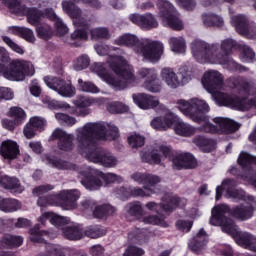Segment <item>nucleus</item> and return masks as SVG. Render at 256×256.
Listing matches in <instances>:
<instances>
[{
  "label": "nucleus",
  "instance_id": "e433bc0d",
  "mask_svg": "<svg viewBox=\"0 0 256 256\" xmlns=\"http://www.w3.org/2000/svg\"><path fill=\"white\" fill-rule=\"evenodd\" d=\"M146 91H149L150 93H159L161 91V81H159V76L156 73V78L151 77L148 78L142 85Z\"/></svg>",
  "mask_w": 256,
  "mask_h": 256
},
{
  "label": "nucleus",
  "instance_id": "a18cd8bd",
  "mask_svg": "<svg viewBox=\"0 0 256 256\" xmlns=\"http://www.w3.org/2000/svg\"><path fill=\"white\" fill-rule=\"evenodd\" d=\"M112 213H115V208L111 205L98 206L93 211L94 217H97L98 219L105 217V215H111Z\"/></svg>",
  "mask_w": 256,
  "mask_h": 256
},
{
  "label": "nucleus",
  "instance_id": "603ef678",
  "mask_svg": "<svg viewBox=\"0 0 256 256\" xmlns=\"http://www.w3.org/2000/svg\"><path fill=\"white\" fill-rule=\"evenodd\" d=\"M55 118H56V121H58V123H60L61 125H68L69 127L77 123V120L74 117H71L63 113H56Z\"/></svg>",
  "mask_w": 256,
  "mask_h": 256
},
{
  "label": "nucleus",
  "instance_id": "f03ea898",
  "mask_svg": "<svg viewBox=\"0 0 256 256\" xmlns=\"http://www.w3.org/2000/svg\"><path fill=\"white\" fill-rule=\"evenodd\" d=\"M202 85L212 95L217 105L230 107L236 111L256 109V87L247 82H240L236 85V90L240 96L252 95L253 98L249 99L223 93V74L217 70L206 71L202 77Z\"/></svg>",
  "mask_w": 256,
  "mask_h": 256
},
{
  "label": "nucleus",
  "instance_id": "09e8293b",
  "mask_svg": "<svg viewBox=\"0 0 256 256\" xmlns=\"http://www.w3.org/2000/svg\"><path fill=\"white\" fill-rule=\"evenodd\" d=\"M73 103L80 109H87L93 106V98L89 96H78Z\"/></svg>",
  "mask_w": 256,
  "mask_h": 256
},
{
  "label": "nucleus",
  "instance_id": "5701e85b",
  "mask_svg": "<svg viewBox=\"0 0 256 256\" xmlns=\"http://www.w3.org/2000/svg\"><path fill=\"white\" fill-rule=\"evenodd\" d=\"M49 220L51 225H54L58 229H65V225L71 223V218L55 214L53 212H43L38 218V223L45 225L46 221Z\"/></svg>",
  "mask_w": 256,
  "mask_h": 256
},
{
  "label": "nucleus",
  "instance_id": "a19ab883",
  "mask_svg": "<svg viewBox=\"0 0 256 256\" xmlns=\"http://www.w3.org/2000/svg\"><path fill=\"white\" fill-rule=\"evenodd\" d=\"M9 117L14 119V123L19 125L22 121L27 119V114H25V110L19 107H12L8 112Z\"/></svg>",
  "mask_w": 256,
  "mask_h": 256
},
{
  "label": "nucleus",
  "instance_id": "6e6d98bb",
  "mask_svg": "<svg viewBox=\"0 0 256 256\" xmlns=\"http://www.w3.org/2000/svg\"><path fill=\"white\" fill-rule=\"evenodd\" d=\"M29 123L35 131H45V127H47V121L37 116L30 118Z\"/></svg>",
  "mask_w": 256,
  "mask_h": 256
},
{
  "label": "nucleus",
  "instance_id": "dca6fc26",
  "mask_svg": "<svg viewBox=\"0 0 256 256\" xmlns=\"http://www.w3.org/2000/svg\"><path fill=\"white\" fill-rule=\"evenodd\" d=\"M231 23L237 33L247 37V39H256V24L249 22L243 15H235L231 18Z\"/></svg>",
  "mask_w": 256,
  "mask_h": 256
},
{
  "label": "nucleus",
  "instance_id": "8fccbe9b",
  "mask_svg": "<svg viewBox=\"0 0 256 256\" xmlns=\"http://www.w3.org/2000/svg\"><path fill=\"white\" fill-rule=\"evenodd\" d=\"M107 110L109 113H126L129 107L121 102H110L107 104Z\"/></svg>",
  "mask_w": 256,
  "mask_h": 256
},
{
  "label": "nucleus",
  "instance_id": "b1692460",
  "mask_svg": "<svg viewBox=\"0 0 256 256\" xmlns=\"http://www.w3.org/2000/svg\"><path fill=\"white\" fill-rule=\"evenodd\" d=\"M158 192L159 188H157V186L146 185L144 186V188H121L118 191V195H121V197H131V195L133 197H150V195H153Z\"/></svg>",
  "mask_w": 256,
  "mask_h": 256
},
{
  "label": "nucleus",
  "instance_id": "0eeeda50",
  "mask_svg": "<svg viewBox=\"0 0 256 256\" xmlns=\"http://www.w3.org/2000/svg\"><path fill=\"white\" fill-rule=\"evenodd\" d=\"M114 43L115 45L131 47L139 57H143L144 61H149L150 63H157V61L161 59L165 49L161 42L151 39H143L140 41L134 34H123L116 38Z\"/></svg>",
  "mask_w": 256,
  "mask_h": 256
},
{
  "label": "nucleus",
  "instance_id": "f3484780",
  "mask_svg": "<svg viewBox=\"0 0 256 256\" xmlns=\"http://www.w3.org/2000/svg\"><path fill=\"white\" fill-rule=\"evenodd\" d=\"M234 187L235 181L231 179L224 180L221 186L216 187V201L221 199L223 191H226L225 197L228 199H234L235 201H239L241 199L245 200V192L243 190H234Z\"/></svg>",
  "mask_w": 256,
  "mask_h": 256
},
{
  "label": "nucleus",
  "instance_id": "20e7f679",
  "mask_svg": "<svg viewBox=\"0 0 256 256\" xmlns=\"http://www.w3.org/2000/svg\"><path fill=\"white\" fill-rule=\"evenodd\" d=\"M91 69L104 83L117 91L140 83L133 73V67L121 56L110 57L107 63H94Z\"/></svg>",
  "mask_w": 256,
  "mask_h": 256
},
{
  "label": "nucleus",
  "instance_id": "cd10ccee",
  "mask_svg": "<svg viewBox=\"0 0 256 256\" xmlns=\"http://www.w3.org/2000/svg\"><path fill=\"white\" fill-rule=\"evenodd\" d=\"M0 187L4 189H9L12 193H23L25 188L19 182L16 177H9L0 172Z\"/></svg>",
  "mask_w": 256,
  "mask_h": 256
},
{
  "label": "nucleus",
  "instance_id": "c03bdc74",
  "mask_svg": "<svg viewBox=\"0 0 256 256\" xmlns=\"http://www.w3.org/2000/svg\"><path fill=\"white\" fill-rule=\"evenodd\" d=\"M128 143L133 149H137V147H143V145H145V137L139 133H132L128 137Z\"/></svg>",
  "mask_w": 256,
  "mask_h": 256
},
{
  "label": "nucleus",
  "instance_id": "9b49d317",
  "mask_svg": "<svg viewBox=\"0 0 256 256\" xmlns=\"http://www.w3.org/2000/svg\"><path fill=\"white\" fill-rule=\"evenodd\" d=\"M79 173L83 187L89 191H97V189L102 187V181L107 184L121 183L123 181V178L113 173L103 174V172L89 167L81 168Z\"/></svg>",
  "mask_w": 256,
  "mask_h": 256
},
{
  "label": "nucleus",
  "instance_id": "9d476101",
  "mask_svg": "<svg viewBox=\"0 0 256 256\" xmlns=\"http://www.w3.org/2000/svg\"><path fill=\"white\" fill-rule=\"evenodd\" d=\"M173 126L176 135H180V137H191V135L197 133V128L183 122L173 112H168L164 117H156L151 121V127L156 129V131H167V129Z\"/></svg>",
  "mask_w": 256,
  "mask_h": 256
},
{
  "label": "nucleus",
  "instance_id": "4d7b16f0",
  "mask_svg": "<svg viewBox=\"0 0 256 256\" xmlns=\"http://www.w3.org/2000/svg\"><path fill=\"white\" fill-rule=\"evenodd\" d=\"M176 227L178 231H182V233H189L191 231V227H193V220L182 219L176 222Z\"/></svg>",
  "mask_w": 256,
  "mask_h": 256
},
{
  "label": "nucleus",
  "instance_id": "f704fd0d",
  "mask_svg": "<svg viewBox=\"0 0 256 256\" xmlns=\"http://www.w3.org/2000/svg\"><path fill=\"white\" fill-rule=\"evenodd\" d=\"M168 43L173 53H177L178 55H183V53L187 51V43L185 42V38L181 36L171 37Z\"/></svg>",
  "mask_w": 256,
  "mask_h": 256
},
{
  "label": "nucleus",
  "instance_id": "79ce46f5",
  "mask_svg": "<svg viewBox=\"0 0 256 256\" xmlns=\"http://www.w3.org/2000/svg\"><path fill=\"white\" fill-rule=\"evenodd\" d=\"M239 48L241 51L240 59L243 63H251L255 59V52L249 46L240 44Z\"/></svg>",
  "mask_w": 256,
  "mask_h": 256
},
{
  "label": "nucleus",
  "instance_id": "7c9ffc66",
  "mask_svg": "<svg viewBox=\"0 0 256 256\" xmlns=\"http://www.w3.org/2000/svg\"><path fill=\"white\" fill-rule=\"evenodd\" d=\"M253 204L244 203L232 210V215L240 221H247L253 217Z\"/></svg>",
  "mask_w": 256,
  "mask_h": 256
},
{
  "label": "nucleus",
  "instance_id": "49530a36",
  "mask_svg": "<svg viewBox=\"0 0 256 256\" xmlns=\"http://www.w3.org/2000/svg\"><path fill=\"white\" fill-rule=\"evenodd\" d=\"M78 89L84 93H99V87L91 82H85L83 79H78Z\"/></svg>",
  "mask_w": 256,
  "mask_h": 256
},
{
  "label": "nucleus",
  "instance_id": "6ab92c4d",
  "mask_svg": "<svg viewBox=\"0 0 256 256\" xmlns=\"http://www.w3.org/2000/svg\"><path fill=\"white\" fill-rule=\"evenodd\" d=\"M133 101L140 109L144 110L156 109V107L161 111L166 109L165 105L160 104L159 98L145 93L133 95Z\"/></svg>",
  "mask_w": 256,
  "mask_h": 256
},
{
  "label": "nucleus",
  "instance_id": "680f3d73",
  "mask_svg": "<svg viewBox=\"0 0 256 256\" xmlns=\"http://www.w3.org/2000/svg\"><path fill=\"white\" fill-rule=\"evenodd\" d=\"M4 243L8 245V247H20L23 244V238L20 236H7L4 239Z\"/></svg>",
  "mask_w": 256,
  "mask_h": 256
},
{
  "label": "nucleus",
  "instance_id": "13d9d810",
  "mask_svg": "<svg viewBox=\"0 0 256 256\" xmlns=\"http://www.w3.org/2000/svg\"><path fill=\"white\" fill-rule=\"evenodd\" d=\"M44 103L47 104V107L49 109H71V106L67 103L64 102H58L56 100H52L51 98H46L44 100Z\"/></svg>",
  "mask_w": 256,
  "mask_h": 256
},
{
  "label": "nucleus",
  "instance_id": "0e129e2a",
  "mask_svg": "<svg viewBox=\"0 0 256 256\" xmlns=\"http://www.w3.org/2000/svg\"><path fill=\"white\" fill-rule=\"evenodd\" d=\"M20 37L28 41V43H35V34L29 28L24 27Z\"/></svg>",
  "mask_w": 256,
  "mask_h": 256
},
{
  "label": "nucleus",
  "instance_id": "e2e57ef3",
  "mask_svg": "<svg viewBox=\"0 0 256 256\" xmlns=\"http://www.w3.org/2000/svg\"><path fill=\"white\" fill-rule=\"evenodd\" d=\"M57 199H59V196H50L49 198H39L38 199V205L40 207H47V205H57Z\"/></svg>",
  "mask_w": 256,
  "mask_h": 256
},
{
  "label": "nucleus",
  "instance_id": "72a5a7b5",
  "mask_svg": "<svg viewBox=\"0 0 256 256\" xmlns=\"http://www.w3.org/2000/svg\"><path fill=\"white\" fill-rule=\"evenodd\" d=\"M46 17L48 19H51L55 23V28L58 33V35L63 36L66 33H69V28H67V25L63 23V20L58 18L57 14L53 11L51 8L46 9Z\"/></svg>",
  "mask_w": 256,
  "mask_h": 256
},
{
  "label": "nucleus",
  "instance_id": "de8ad7c7",
  "mask_svg": "<svg viewBox=\"0 0 256 256\" xmlns=\"http://www.w3.org/2000/svg\"><path fill=\"white\" fill-rule=\"evenodd\" d=\"M92 39H109L111 34H109V29L106 27H98L90 30Z\"/></svg>",
  "mask_w": 256,
  "mask_h": 256
},
{
  "label": "nucleus",
  "instance_id": "c85d7f7f",
  "mask_svg": "<svg viewBox=\"0 0 256 256\" xmlns=\"http://www.w3.org/2000/svg\"><path fill=\"white\" fill-rule=\"evenodd\" d=\"M131 179L139 185H144V187L147 185L148 187H157V183H161V179L158 176L140 172L132 174Z\"/></svg>",
  "mask_w": 256,
  "mask_h": 256
},
{
  "label": "nucleus",
  "instance_id": "69168bd1",
  "mask_svg": "<svg viewBox=\"0 0 256 256\" xmlns=\"http://www.w3.org/2000/svg\"><path fill=\"white\" fill-rule=\"evenodd\" d=\"M35 128H33V126L31 125L30 122H28L23 130L24 136L26 137V139H33V137H35Z\"/></svg>",
  "mask_w": 256,
  "mask_h": 256
},
{
  "label": "nucleus",
  "instance_id": "052dcab7",
  "mask_svg": "<svg viewBox=\"0 0 256 256\" xmlns=\"http://www.w3.org/2000/svg\"><path fill=\"white\" fill-rule=\"evenodd\" d=\"M137 75L141 79H145L146 77H148V79H150L151 77L157 79V71H155V69L153 68H140L137 72Z\"/></svg>",
  "mask_w": 256,
  "mask_h": 256
},
{
  "label": "nucleus",
  "instance_id": "473e14b6",
  "mask_svg": "<svg viewBox=\"0 0 256 256\" xmlns=\"http://www.w3.org/2000/svg\"><path fill=\"white\" fill-rule=\"evenodd\" d=\"M19 209H21V202L19 200L0 196V211L4 213H15Z\"/></svg>",
  "mask_w": 256,
  "mask_h": 256
},
{
  "label": "nucleus",
  "instance_id": "a211bd4d",
  "mask_svg": "<svg viewBox=\"0 0 256 256\" xmlns=\"http://www.w3.org/2000/svg\"><path fill=\"white\" fill-rule=\"evenodd\" d=\"M129 19L134 25H138L144 31H151V29H157L159 27V21L155 18V15L151 13L146 14H130Z\"/></svg>",
  "mask_w": 256,
  "mask_h": 256
},
{
  "label": "nucleus",
  "instance_id": "5fc2aeb1",
  "mask_svg": "<svg viewBox=\"0 0 256 256\" xmlns=\"http://www.w3.org/2000/svg\"><path fill=\"white\" fill-rule=\"evenodd\" d=\"M89 56L81 55L74 61V69L75 71H83V69H87L89 67Z\"/></svg>",
  "mask_w": 256,
  "mask_h": 256
},
{
  "label": "nucleus",
  "instance_id": "c756f323",
  "mask_svg": "<svg viewBox=\"0 0 256 256\" xmlns=\"http://www.w3.org/2000/svg\"><path fill=\"white\" fill-rule=\"evenodd\" d=\"M205 245H207V233H205V230L200 229L196 236L189 242L188 247L194 253H201Z\"/></svg>",
  "mask_w": 256,
  "mask_h": 256
},
{
  "label": "nucleus",
  "instance_id": "6e6552de",
  "mask_svg": "<svg viewBox=\"0 0 256 256\" xmlns=\"http://www.w3.org/2000/svg\"><path fill=\"white\" fill-rule=\"evenodd\" d=\"M0 74L8 81H25V77L35 75V67L25 60H12L9 52L0 46Z\"/></svg>",
  "mask_w": 256,
  "mask_h": 256
},
{
  "label": "nucleus",
  "instance_id": "c9c22d12",
  "mask_svg": "<svg viewBox=\"0 0 256 256\" xmlns=\"http://www.w3.org/2000/svg\"><path fill=\"white\" fill-rule=\"evenodd\" d=\"M194 143L199 147L204 153H209L215 149L217 143L213 139L205 138L203 136H197L194 138Z\"/></svg>",
  "mask_w": 256,
  "mask_h": 256
},
{
  "label": "nucleus",
  "instance_id": "58836bf2",
  "mask_svg": "<svg viewBox=\"0 0 256 256\" xmlns=\"http://www.w3.org/2000/svg\"><path fill=\"white\" fill-rule=\"evenodd\" d=\"M1 3H4L6 7H9V9L13 10L14 13H22L25 15L28 9L31 8H26L25 5L21 2V0H0Z\"/></svg>",
  "mask_w": 256,
  "mask_h": 256
},
{
  "label": "nucleus",
  "instance_id": "2eb2a0df",
  "mask_svg": "<svg viewBox=\"0 0 256 256\" xmlns=\"http://www.w3.org/2000/svg\"><path fill=\"white\" fill-rule=\"evenodd\" d=\"M44 83L49 89H52L53 91H56L58 95H61V97H75L76 89L69 80L65 81L53 76H45Z\"/></svg>",
  "mask_w": 256,
  "mask_h": 256
},
{
  "label": "nucleus",
  "instance_id": "3c124183",
  "mask_svg": "<svg viewBox=\"0 0 256 256\" xmlns=\"http://www.w3.org/2000/svg\"><path fill=\"white\" fill-rule=\"evenodd\" d=\"M84 235L90 237V239H97L105 235V230L99 226H91L84 232Z\"/></svg>",
  "mask_w": 256,
  "mask_h": 256
},
{
  "label": "nucleus",
  "instance_id": "393cba45",
  "mask_svg": "<svg viewBox=\"0 0 256 256\" xmlns=\"http://www.w3.org/2000/svg\"><path fill=\"white\" fill-rule=\"evenodd\" d=\"M50 139H58V147L60 151H71L73 149V135L66 134L65 131L56 128L50 137Z\"/></svg>",
  "mask_w": 256,
  "mask_h": 256
},
{
  "label": "nucleus",
  "instance_id": "1a4fd4ad",
  "mask_svg": "<svg viewBox=\"0 0 256 256\" xmlns=\"http://www.w3.org/2000/svg\"><path fill=\"white\" fill-rule=\"evenodd\" d=\"M79 0H63L62 9L73 20L75 27L74 32L71 34L72 41H87L89 35L87 34L88 24L87 17L81 9L75 5Z\"/></svg>",
  "mask_w": 256,
  "mask_h": 256
},
{
  "label": "nucleus",
  "instance_id": "ddd939ff",
  "mask_svg": "<svg viewBox=\"0 0 256 256\" xmlns=\"http://www.w3.org/2000/svg\"><path fill=\"white\" fill-rule=\"evenodd\" d=\"M24 15L27 16V22L36 27V33L40 39L49 41L53 37V28L49 24H41L47 17V10L43 13L36 8H30Z\"/></svg>",
  "mask_w": 256,
  "mask_h": 256
},
{
  "label": "nucleus",
  "instance_id": "7ed1b4c3",
  "mask_svg": "<svg viewBox=\"0 0 256 256\" xmlns=\"http://www.w3.org/2000/svg\"><path fill=\"white\" fill-rule=\"evenodd\" d=\"M176 109L191 119L194 123L203 124L199 129L204 133H233L239 129L237 122L223 117L213 119V124L209 122V118L205 114L211 111L209 103L205 99L193 97L188 100L179 99L176 101Z\"/></svg>",
  "mask_w": 256,
  "mask_h": 256
},
{
  "label": "nucleus",
  "instance_id": "4be33fe9",
  "mask_svg": "<svg viewBox=\"0 0 256 256\" xmlns=\"http://www.w3.org/2000/svg\"><path fill=\"white\" fill-rule=\"evenodd\" d=\"M185 205H187V200L172 196L168 198L166 204H163V206L156 204L155 202H149L146 204V207L149 211L159 212L161 209L164 211H173V209H177V207H185Z\"/></svg>",
  "mask_w": 256,
  "mask_h": 256
},
{
  "label": "nucleus",
  "instance_id": "4c0bfd02",
  "mask_svg": "<svg viewBox=\"0 0 256 256\" xmlns=\"http://www.w3.org/2000/svg\"><path fill=\"white\" fill-rule=\"evenodd\" d=\"M43 237H50V239H53V237H57V234H51L47 231H39L38 225H36L34 229L30 230V239L34 243H41V241H43Z\"/></svg>",
  "mask_w": 256,
  "mask_h": 256
},
{
  "label": "nucleus",
  "instance_id": "f8f14e48",
  "mask_svg": "<svg viewBox=\"0 0 256 256\" xmlns=\"http://www.w3.org/2000/svg\"><path fill=\"white\" fill-rule=\"evenodd\" d=\"M195 75L189 66H182L178 72L171 67H164L160 71V79L166 84L168 89H179L193 81Z\"/></svg>",
  "mask_w": 256,
  "mask_h": 256
},
{
  "label": "nucleus",
  "instance_id": "aec40b11",
  "mask_svg": "<svg viewBox=\"0 0 256 256\" xmlns=\"http://www.w3.org/2000/svg\"><path fill=\"white\" fill-rule=\"evenodd\" d=\"M169 157H171V148L161 145L150 153L142 154V161L150 163V165H159Z\"/></svg>",
  "mask_w": 256,
  "mask_h": 256
},
{
  "label": "nucleus",
  "instance_id": "bb28decb",
  "mask_svg": "<svg viewBox=\"0 0 256 256\" xmlns=\"http://www.w3.org/2000/svg\"><path fill=\"white\" fill-rule=\"evenodd\" d=\"M174 169H193L197 167V160L189 153H180L173 159Z\"/></svg>",
  "mask_w": 256,
  "mask_h": 256
},
{
  "label": "nucleus",
  "instance_id": "a878e982",
  "mask_svg": "<svg viewBox=\"0 0 256 256\" xmlns=\"http://www.w3.org/2000/svg\"><path fill=\"white\" fill-rule=\"evenodd\" d=\"M81 197V193L78 190H63L60 192L59 198L62 202V209L65 211H71L77 207V199Z\"/></svg>",
  "mask_w": 256,
  "mask_h": 256
},
{
  "label": "nucleus",
  "instance_id": "412c9836",
  "mask_svg": "<svg viewBox=\"0 0 256 256\" xmlns=\"http://www.w3.org/2000/svg\"><path fill=\"white\" fill-rule=\"evenodd\" d=\"M0 155L6 161H15L21 155L17 141L11 139L3 140L0 144Z\"/></svg>",
  "mask_w": 256,
  "mask_h": 256
},
{
  "label": "nucleus",
  "instance_id": "ea45409f",
  "mask_svg": "<svg viewBox=\"0 0 256 256\" xmlns=\"http://www.w3.org/2000/svg\"><path fill=\"white\" fill-rule=\"evenodd\" d=\"M202 19L206 27H221L223 25V18L215 14H205L202 16Z\"/></svg>",
  "mask_w": 256,
  "mask_h": 256
},
{
  "label": "nucleus",
  "instance_id": "39448f33",
  "mask_svg": "<svg viewBox=\"0 0 256 256\" xmlns=\"http://www.w3.org/2000/svg\"><path fill=\"white\" fill-rule=\"evenodd\" d=\"M235 47V41L226 39L222 41L221 47L208 44L202 40H194L191 43L192 57L198 63H209L210 65H223L225 69H237L235 61L229 58Z\"/></svg>",
  "mask_w": 256,
  "mask_h": 256
},
{
  "label": "nucleus",
  "instance_id": "774afa93",
  "mask_svg": "<svg viewBox=\"0 0 256 256\" xmlns=\"http://www.w3.org/2000/svg\"><path fill=\"white\" fill-rule=\"evenodd\" d=\"M177 3L180 7L191 11V9H195V0H177Z\"/></svg>",
  "mask_w": 256,
  "mask_h": 256
},
{
  "label": "nucleus",
  "instance_id": "37998d69",
  "mask_svg": "<svg viewBox=\"0 0 256 256\" xmlns=\"http://www.w3.org/2000/svg\"><path fill=\"white\" fill-rule=\"evenodd\" d=\"M43 161L48 163V165H52V167H56V169H71V164L69 162H63V160L58 158L44 156Z\"/></svg>",
  "mask_w": 256,
  "mask_h": 256
},
{
  "label": "nucleus",
  "instance_id": "423d86ee",
  "mask_svg": "<svg viewBox=\"0 0 256 256\" xmlns=\"http://www.w3.org/2000/svg\"><path fill=\"white\" fill-rule=\"evenodd\" d=\"M229 206L219 204L212 208L210 225L221 227L224 233L233 237L235 243L243 249L256 253V236L249 232H241L231 219L227 218Z\"/></svg>",
  "mask_w": 256,
  "mask_h": 256
},
{
  "label": "nucleus",
  "instance_id": "f257e3e1",
  "mask_svg": "<svg viewBox=\"0 0 256 256\" xmlns=\"http://www.w3.org/2000/svg\"><path fill=\"white\" fill-rule=\"evenodd\" d=\"M95 137L102 141H113L119 137V129L107 123H88L77 130V147L79 153L88 161L103 167H115L117 158L113 154L97 148Z\"/></svg>",
  "mask_w": 256,
  "mask_h": 256
},
{
  "label": "nucleus",
  "instance_id": "864d4df0",
  "mask_svg": "<svg viewBox=\"0 0 256 256\" xmlns=\"http://www.w3.org/2000/svg\"><path fill=\"white\" fill-rule=\"evenodd\" d=\"M139 219L146 225H160V227H167V222L157 216L140 217Z\"/></svg>",
  "mask_w": 256,
  "mask_h": 256
},
{
  "label": "nucleus",
  "instance_id": "4468645a",
  "mask_svg": "<svg viewBox=\"0 0 256 256\" xmlns=\"http://www.w3.org/2000/svg\"><path fill=\"white\" fill-rule=\"evenodd\" d=\"M159 17L164 27H170L175 31H181L183 29V22L179 19V13L175 11V7L167 0H159Z\"/></svg>",
  "mask_w": 256,
  "mask_h": 256
},
{
  "label": "nucleus",
  "instance_id": "2f4dec72",
  "mask_svg": "<svg viewBox=\"0 0 256 256\" xmlns=\"http://www.w3.org/2000/svg\"><path fill=\"white\" fill-rule=\"evenodd\" d=\"M62 235L66 239H69V241H79V239H83V237H85V232L83 231V227L79 225H72L62 228Z\"/></svg>",
  "mask_w": 256,
  "mask_h": 256
},
{
  "label": "nucleus",
  "instance_id": "bf43d9fd",
  "mask_svg": "<svg viewBox=\"0 0 256 256\" xmlns=\"http://www.w3.org/2000/svg\"><path fill=\"white\" fill-rule=\"evenodd\" d=\"M2 40L7 44V46L14 51L15 53H18L19 55H23L25 51L21 46H19L15 41H13L11 38L8 36H2Z\"/></svg>",
  "mask_w": 256,
  "mask_h": 256
},
{
  "label": "nucleus",
  "instance_id": "338daca9",
  "mask_svg": "<svg viewBox=\"0 0 256 256\" xmlns=\"http://www.w3.org/2000/svg\"><path fill=\"white\" fill-rule=\"evenodd\" d=\"M29 89L33 97H39V95H41V86L39 85V82H37V80L32 81Z\"/></svg>",
  "mask_w": 256,
  "mask_h": 256
}]
</instances>
